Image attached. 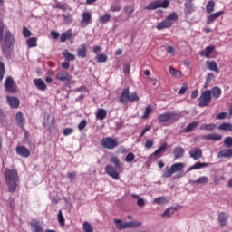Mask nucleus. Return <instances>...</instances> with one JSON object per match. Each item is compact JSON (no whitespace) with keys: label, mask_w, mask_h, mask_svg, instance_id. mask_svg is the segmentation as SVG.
I'll return each mask as SVG.
<instances>
[{"label":"nucleus","mask_w":232,"mask_h":232,"mask_svg":"<svg viewBox=\"0 0 232 232\" xmlns=\"http://www.w3.org/2000/svg\"><path fill=\"white\" fill-rule=\"evenodd\" d=\"M227 117V112H220L216 116L217 121H224Z\"/></svg>","instance_id":"nucleus-58"},{"label":"nucleus","mask_w":232,"mask_h":232,"mask_svg":"<svg viewBox=\"0 0 232 232\" xmlns=\"http://www.w3.org/2000/svg\"><path fill=\"white\" fill-rule=\"evenodd\" d=\"M111 163L114 164V168H116L117 169H122V162H121V159H119V157L117 156H112L111 158Z\"/></svg>","instance_id":"nucleus-26"},{"label":"nucleus","mask_w":232,"mask_h":232,"mask_svg":"<svg viewBox=\"0 0 232 232\" xmlns=\"http://www.w3.org/2000/svg\"><path fill=\"white\" fill-rule=\"evenodd\" d=\"M87 50H88V47L86 46V44L80 45L79 48L77 49V56L80 59H86Z\"/></svg>","instance_id":"nucleus-21"},{"label":"nucleus","mask_w":232,"mask_h":232,"mask_svg":"<svg viewBox=\"0 0 232 232\" xmlns=\"http://www.w3.org/2000/svg\"><path fill=\"white\" fill-rule=\"evenodd\" d=\"M164 150H166V144L161 145L158 150H156L154 152V155L156 157H159V155H160V153H162V151H164Z\"/></svg>","instance_id":"nucleus-56"},{"label":"nucleus","mask_w":232,"mask_h":232,"mask_svg":"<svg viewBox=\"0 0 232 232\" xmlns=\"http://www.w3.org/2000/svg\"><path fill=\"white\" fill-rule=\"evenodd\" d=\"M174 172H173V169L170 168H166L164 170H163V174H162V177H164L165 179H169V177H171V175H173Z\"/></svg>","instance_id":"nucleus-46"},{"label":"nucleus","mask_w":232,"mask_h":232,"mask_svg":"<svg viewBox=\"0 0 232 232\" xmlns=\"http://www.w3.org/2000/svg\"><path fill=\"white\" fill-rule=\"evenodd\" d=\"M23 35H24V37H30L32 35V31H30L26 27H24L23 28Z\"/></svg>","instance_id":"nucleus-61"},{"label":"nucleus","mask_w":232,"mask_h":232,"mask_svg":"<svg viewBox=\"0 0 232 232\" xmlns=\"http://www.w3.org/2000/svg\"><path fill=\"white\" fill-rule=\"evenodd\" d=\"M217 128L216 124L210 123V124H202L199 128V130H205L206 131H213Z\"/></svg>","instance_id":"nucleus-39"},{"label":"nucleus","mask_w":232,"mask_h":232,"mask_svg":"<svg viewBox=\"0 0 232 232\" xmlns=\"http://www.w3.org/2000/svg\"><path fill=\"white\" fill-rule=\"evenodd\" d=\"M55 8H58L59 10H63V12L66 11V5L61 3V2H58L56 4V6Z\"/></svg>","instance_id":"nucleus-64"},{"label":"nucleus","mask_w":232,"mask_h":232,"mask_svg":"<svg viewBox=\"0 0 232 232\" xmlns=\"http://www.w3.org/2000/svg\"><path fill=\"white\" fill-rule=\"evenodd\" d=\"M115 226L117 229H129L133 227H139L142 225L141 222L137 221H130V222H123L121 219H114Z\"/></svg>","instance_id":"nucleus-5"},{"label":"nucleus","mask_w":232,"mask_h":232,"mask_svg":"<svg viewBox=\"0 0 232 232\" xmlns=\"http://www.w3.org/2000/svg\"><path fill=\"white\" fill-rule=\"evenodd\" d=\"M213 79H215V74H213L212 72L208 73L207 79H206V84H209V82H211Z\"/></svg>","instance_id":"nucleus-63"},{"label":"nucleus","mask_w":232,"mask_h":232,"mask_svg":"<svg viewBox=\"0 0 232 232\" xmlns=\"http://www.w3.org/2000/svg\"><path fill=\"white\" fill-rule=\"evenodd\" d=\"M56 79L61 82H69L72 80L70 72L66 71H61L56 74Z\"/></svg>","instance_id":"nucleus-12"},{"label":"nucleus","mask_w":232,"mask_h":232,"mask_svg":"<svg viewBox=\"0 0 232 232\" xmlns=\"http://www.w3.org/2000/svg\"><path fill=\"white\" fill-rule=\"evenodd\" d=\"M206 66L208 70H210V72H216V73H218V72H220L218 70V64L215 61H207Z\"/></svg>","instance_id":"nucleus-23"},{"label":"nucleus","mask_w":232,"mask_h":232,"mask_svg":"<svg viewBox=\"0 0 232 232\" xmlns=\"http://www.w3.org/2000/svg\"><path fill=\"white\" fill-rule=\"evenodd\" d=\"M172 169L173 173H177V171H182L184 169V163H175L170 167Z\"/></svg>","instance_id":"nucleus-37"},{"label":"nucleus","mask_w":232,"mask_h":232,"mask_svg":"<svg viewBox=\"0 0 232 232\" xmlns=\"http://www.w3.org/2000/svg\"><path fill=\"white\" fill-rule=\"evenodd\" d=\"M213 52H215V46H207L205 50L199 52V55L200 57H206L207 59H209Z\"/></svg>","instance_id":"nucleus-18"},{"label":"nucleus","mask_w":232,"mask_h":232,"mask_svg":"<svg viewBox=\"0 0 232 232\" xmlns=\"http://www.w3.org/2000/svg\"><path fill=\"white\" fill-rule=\"evenodd\" d=\"M101 144L106 150H115L119 146V140L117 138L107 137L101 140Z\"/></svg>","instance_id":"nucleus-7"},{"label":"nucleus","mask_w":232,"mask_h":232,"mask_svg":"<svg viewBox=\"0 0 232 232\" xmlns=\"http://www.w3.org/2000/svg\"><path fill=\"white\" fill-rule=\"evenodd\" d=\"M218 130L223 131H232V124L227 122H223L218 126Z\"/></svg>","instance_id":"nucleus-35"},{"label":"nucleus","mask_w":232,"mask_h":232,"mask_svg":"<svg viewBox=\"0 0 232 232\" xmlns=\"http://www.w3.org/2000/svg\"><path fill=\"white\" fill-rule=\"evenodd\" d=\"M221 15H224V11L214 13L207 17V24H213L216 19H218Z\"/></svg>","instance_id":"nucleus-17"},{"label":"nucleus","mask_w":232,"mask_h":232,"mask_svg":"<svg viewBox=\"0 0 232 232\" xmlns=\"http://www.w3.org/2000/svg\"><path fill=\"white\" fill-rule=\"evenodd\" d=\"M128 101H130V88H125L120 96V102L121 104H128Z\"/></svg>","instance_id":"nucleus-19"},{"label":"nucleus","mask_w":232,"mask_h":232,"mask_svg":"<svg viewBox=\"0 0 232 232\" xmlns=\"http://www.w3.org/2000/svg\"><path fill=\"white\" fill-rule=\"evenodd\" d=\"M75 177H77V172H69L67 174V179L70 180V182H73Z\"/></svg>","instance_id":"nucleus-59"},{"label":"nucleus","mask_w":232,"mask_h":232,"mask_svg":"<svg viewBox=\"0 0 232 232\" xmlns=\"http://www.w3.org/2000/svg\"><path fill=\"white\" fill-rule=\"evenodd\" d=\"M90 23H92V14L88 12H83L82 14V20L80 21L81 28H86Z\"/></svg>","instance_id":"nucleus-11"},{"label":"nucleus","mask_w":232,"mask_h":232,"mask_svg":"<svg viewBox=\"0 0 232 232\" xmlns=\"http://www.w3.org/2000/svg\"><path fill=\"white\" fill-rule=\"evenodd\" d=\"M189 155L194 160H198L202 157V150L198 147L192 148L189 151Z\"/></svg>","instance_id":"nucleus-16"},{"label":"nucleus","mask_w":232,"mask_h":232,"mask_svg":"<svg viewBox=\"0 0 232 232\" xmlns=\"http://www.w3.org/2000/svg\"><path fill=\"white\" fill-rule=\"evenodd\" d=\"M63 133L65 137H68V135H72V133H73V129L72 128H65L63 130Z\"/></svg>","instance_id":"nucleus-60"},{"label":"nucleus","mask_w":232,"mask_h":232,"mask_svg":"<svg viewBox=\"0 0 232 232\" xmlns=\"http://www.w3.org/2000/svg\"><path fill=\"white\" fill-rule=\"evenodd\" d=\"M106 110L104 109H99L98 112L96 114L97 119H99L100 121H104V119H106Z\"/></svg>","instance_id":"nucleus-42"},{"label":"nucleus","mask_w":232,"mask_h":232,"mask_svg":"<svg viewBox=\"0 0 232 232\" xmlns=\"http://www.w3.org/2000/svg\"><path fill=\"white\" fill-rule=\"evenodd\" d=\"M211 93L214 99H219L222 95V90L219 87H214Z\"/></svg>","instance_id":"nucleus-38"},{"label":"nucleus","mask_w":232,"mask_h":232,"mask_svg":"<svg viewBox=\"0 0 232 232\" xmlns=\"http://www.w3.org/2000/svg\"><path fill=\"white\" fill-rule=\"evenodd\" d=\"M177 211V208L170 207L165 210V212L162 214V217H171V215H174Z\"/></svg>","instance_id":"nucleus-45"},{"label":"nucleus","mask_w":232,"mask_h":232,"mask_svg":"<svg viewBox=\"0 0 232 232\" xmlns=\"http://www.w3.org/2000/svg\"><path fill=\"white\" fill-rule=\"evenodd\" d=\"M110 19H111V16L110 14L101 15L99 17V23H101V24H106V23H108Z\"/></svg>","instance_id":"nucleus-47"},{"label":"nucleus","mask_w":232,"mask_h":232,"mask_svg":"<svg viewBox=\"0 0 232 232\" xmlns=\"http://www.w3.org/2000/svg\"><path fill=\"white\" fill-rule=\"evenodd\" d=\"M5 32V23L0 18V43H3V34Z\"/></svg>","instance_id":"nucleus-53"},{"label":"nucleus","mask_w":232,"mask_h":232,"mask_svg":"<svg viewBox=\"0 0 232 232\" xmlns=\"http://www.w3.org/2000/svg\"><path fill=\"white\" fill-rule=\"evenodd\" d=\"M86 126H88V122L86 121V120H82L79 125H78V129L80 130V131H82V130H84V128H86Z\"/></svg>","instance_id":"nucleus-57"},{"label":"nucleus","mask_w":232,"mask_h":232,"mask_svg":"<svg viewBox=\"0 0 232 232\" xmlns=\"http://www.w3.org/2000/svg\"><path fill=\"white\" fill-rule=\"evenodd\" d=\"M175 159H182L184 157V149L182 147H177L174 149Z\"/></svg>","instance_id":"nucleus-32"},{"label":"nucleus","mask_w":232,"mask_h":232,"mask_svg":"<svg viewBox=\"0 0 232 232\" xmlns=\"http://www.w3.org/2000/svg\"><path fill=\"white\" fill-rule=\"evenodd\" d=\"M180 119H182V113L173 111L165 112L158 117L160 122H169V124H173Z\"/></svg>","instance_id":"nucleus-3"},{"label":"nucleus","mask_w":232,"mask_h":232,"mask_svg":"<svg viewBox=\"0 0 232 232\" xmlns=\"http://www.w3.org/2000/svg\"><path fill=\"white\" fill-rule=\"evenodd\" d=\"M195 12V4H193L192 2H186L184 4V15L186 17H189V15H191V14H193Z\"/></svg>","instance_id":"nucleus-13"},{"label":"nucleus","mask_w":232,"mask_h":232,"mask_svg":"<svg viewBox=\"0 0 232 232\" xmlns=\"http://www.w3.org/2000/svg\"><path fill=\"white\" fill-rule=\"evenodd\" d=\"M208 163H200L197 162L193 166H191L188 171H193V169H201V168H208Z\"/></svg>","instance_id":"nucleus-34"},{"label":"nucleus","mask_w":232,"mask_h":232,"mask_svg":"<svg viewBox=\"0 0 232 232\" xmlns=\"http://www.w3.org/2000/svg\"><path fill=\"white\" fill-rule=\"evenodd\" d=\"M15 121H16V123L18 124V126L20 128H24V124H25V120L24 118L23 117V112H17L16 115H15Z\"/></svg>","instance_id":"nucleus-27"},{"label":"nucleus","mask_w":232,"mask_h":232,"mask_svg":"<svg viewBox=\"0 0 232 232\" xmlns=\"http://www.w3.org/2000/svg\"><path fill=\"white\" fill-rule=\"evenodd\" d=\"M117 169H116L114 166L110 164L106 165L105 167V172L107 173V175H109V177L114 179V180H119L120 179L119 171H117Z\"/></svg>","instance_id":"nucleus-10"},{"label":"nucleus","mask_w":232,"mask_h":232,"mask_svg":"<svg viewBox=\"0 0 232 232\" xmlns=\"http://www.w3.org/2000/svg\"><path fill=\"white\" fill-rule=\"evenodd\" d=\"M82 227L84 232H93V226L88 221L83 222Z\"/></svg>","instance_id":"nucleus-48"},{"label":"nucleus","mask_w":232,"mask_h":232,"mask_svg":"<svg viewBox=\"0 0 232 232\" xmlns=\"http://www.w3.org/2000/svg\"><path fill=\"white\" fill-rule=\"evenodd\" d=\"M5 78V63L0 62V82Z\"/></svg>","instance_id":"nucleus-55"},{"label":"nucleus","mask_w":232,"mask_h":232,"mask_svg":"<svg viewBox=\"0 0 232 232\" xmlns=\"http://www.w3.org/2000/svg\"><path fill=\"white\" fill-rule=\"evenodd\" d=\"M193 184H208L209 179L206 176L199 177L197 180L192 181Z\"/></svg>","instance_id":"nucleus-44"},{"label":"nucleus","mask_w":232,"mask_h":232,"mask_svg":"<svg viewBox=\"0 0 232 232\" xmlns=\"http://www.w3.org/2000/svg\"><path fill=\"white\" fill-rule=\"evenodd\" d=\"M186 92H188V86L186 84H183L180 90L178 92V95H184Z\"/></svg>","instance_id":"nucleus-62"},{"label":"nucleus","mask_w":232,"mask_h":232,"mask_svg":"<svg viewBox=\"0 0 232 232\" xmlns=\"http://www.w3.org/2000/svg\"><path fill=\"white\" fill-rule=\"evenodd\" d=\"M198 121H194L189 123L184 130V133H190V131H193V130H196V128H198Z\"/></svg>","instance_id":"nucleus-30"},{"label":"nucleus","mask_w":232,"mask_h":232,"mask_svg":"<svg viewBox=\"0 0 232 232\" xmlns=\"http://www.w3.org/2000/svg\"><path fill=\"white\" fill-rule=\"evenodd\" d=\"M211 102V90L204 91L200 97L198 99V104L199 108H206V106H209Z\"/></svg>","instance_id":"nucleus-6"},{"label":"nucleus","mask_w":232,"mask_h":232,"mask_svg":"<svg viewBox=\"0 0 232 232\" xmlns=\"http://www.w3.org/2000/svg\"><path fill=\"white\" fill-rule=\"evenodd\" d=\"M33 82L37 90H40L41 92H44V90H46V83H44V81H43V79H34Z\"/></svg>","instance_id":"nucleus-22"},{"label":"nucleus","mask_w":232,"mask_h":232,"mask_svg":"<svg viewBox=\"0 0 232 232\" xmlns=\"http://www.w3.org/2000/svg\"><path fill=\"white\" fill-rule=\"evenodd\" d=\"M62 55H63V57H64V59L67 60L68 62H70V61H75V54H72L69 50H66V49H65V50L62 53Z\"/></svg>","instance_id":"nucleus-31"},{"label":"nucleus","mask_w":232,"mask_h":232,"mask_svg":"<svg viewBox=\"0 0 232 232\" xmlns=\"http://www.w3.org/2000/svg\"><path fill=\"white\" fill-rule=\"evenodd\" d=\"M7 102L12 108H19L20 102L15 97L7 96Z\"/></svg>","instance_id":"nucleus-25"},{"label":"nucleus","mask_w":232,"mask_h":232,"mask_svg":"<svg viewBox=\"0 0 232 232\" xmlns=\"http://www.w3.org/2000/svg\"><path fill=\"white\" fill-rule=\"evenodd\" d=\"M224 146L226 148H229V149L232 148V137L225 138V140H224Z\"/></svg>","instance_id":"nucleus-51"},{"label":"nucleus","mask_w":232,"mask_h":232,"mask_svg":"<svg viewBox=\"0 0 232 232\" xmlns=\"http://www.w3.org/2000/svg\"><path fill=\"white\" fill-rule=\"evenodd\" d=\"M5 88L9 93L17 92V84L15 83V81H14V78H12V76H9L5 79Z\"/></svg>","instance_id":"nucleus-9"},{"label":"nucleus","mask_w":232,"mask_h":232,"mask_svg":"<svg viewBox=\"0 0 232 232\" xmlns=\"http://www.w3.org/2000/svg\"><path fill=\"white\" fill-rule=\"evenodd\" d=\"M169 72L170 75H172V77H182V72L173 68V66L169 67Z\"/></svg>","instance_id":"nucleus-33"},{"label":"nucleus","mask_w":232,"mask_h":232,"mask_svg":"<svg viewBox=\"0 0 232 232\" xmlns=\"http://www.w3.org/2000/svg\"><path fill=\"white\" fill-rule=\"evenodd\" d=\"M168 6H169V0H157L147 5L145 10H157V8H168Z\"/></svg>","instance_id":"nucleus-8"},{"label":"nucleus","mask_w":232,"mask_h":232,"mask_svg":"<svg viewBox=\"0 0 232 232\" xmlns=\"http://www.w3.org/2000/svg\"><path fill=\"white\" fill-rule=\"evenodd\" d=\"M26 44L28 48H35V46H37V38L36 37L29 38Z\"/></svg>","instance_id":"nucleus-41"},{"label":"nucleus","mask_w":232,"mask_h":232,"mask_svg":"<svg viewBox=\"0 0 232 232\" xmlns=\"http://www.w3.org/2000/svg\"><path fill=\"white\" fill-rule=\"evenodd\" d=\"M179 21V14L177 13H172L168 15L162 22L159 23L156 26L157 30H164V28H171L173 23Z\"/></svg>","instance_id":"nucleus-4"},{"label":"nucleus","mask_w":232,"mask_h":232,"mask_svg":"<svg viewBox=\"0 0 232 232\" xmlns=\"http://www.w3.org/2000/svg\"><path fill=\"white\" fill-rule=\"evenodd\" d=\"M204 140H222V135L220 134H208L201 137Z\"/></svg>","instance_id":"nucleus-24"},{"label":"nucleus","mask_w":232,"mask_h":232,"mask_svg":"<svg viewBox=\"0 0 232 232\" xmlns=\"http://www.w3.org/2000/svg\"><path fill=\"white\" fill-rule=\"evenodd\" d=\"M151 113H153V108H151L150 105H148L145 108V111L143 112L141 119H148V117H150V115H151Z\"/></svg>","instance_id":"nucleus-43"},{"label":"nucleus","mask_w":232,"mask_h":232,"mask_svg":"<svg viewBox=\"0 0 232 232\" xmlns=\"http://www.w3.org/2000/svg\"><path fill=\"white\" fill-rule=\"evenodd\" d=\"M58 222L60 225L64 226V216H63L62 210H59L58 212Z\"/></svg>","instance_id":"nucleus-54"},{"label":"nucleus","mask_w":232,"mask_h":232,"mask_svg":"<svg viewBox=\"0 0 232 232\" xmlns=\"http://www.w3.org/2000/svg\"><path fill=\"white\" fill-rule=\"evenodd\" d=\"M67 39H72V31L68 30L61 34L60 41L61 43H65Z\"/></svg>","instance_id":"nucleus-36"},{"label":"nucleus","mask_w":232,"mask_h":232,"mask_svg":"<svg viewBox=\"0 0 232 232\" xmlns=\"http://www.w3.org/2000/svg\"><path fill=\"white\" fill-rule=\"evenodd\" d=\"M95 59L98 63H106V61H108V55L104 53H100L96 56Z\"/></svg>","instance_id":"nucleus-49"},{"label":"nucleus","mask_w":232,"mask_h":232,"mask_svg":"<svg viewBox=\"0 0 232 232\" xmlns=\"http://www.w3.org/2000/svg\"><path fill=\"white\" fill-rule=\"evenodd\" d=\"M139 99H140L139 94H137V92H132V93L129 94L130 102H134V101L137 102V101H139Z\"/></svg>","instance_id":"nucleus-52"},{"label":"nucleus","mask_w":232,"mask_h":232,"mask_svg":"<svg viewBox=\"0 0 232 232\" xmlns=\"http://www.w3.org/2000/svg\"><path fill=\"white\" fill-rule=\"evenodd\" d=\"M227 220H229V216L226 212H219L218 216V222L220 227L227 226Z\"/></svg>","instance_id":"nucleus-14"},{"label":"nucleus","mask_w":232,"mask_h":232,"mask_svg":"<svg viewBox=\"0 0 232 232\" xmlns=\"http://www.w3.org/2000/svg\"><path fill=\"white\" fill-rule=\"evenodd\" d=\"M133 160H135V154H133V152L128 153L125 157V162H127L128 164H131Z\"/></svg>","instance_id":"nucleus-50"},{"label":"nucleus","mask_w":232,"mask_h":232,"mask_svg":"<svg viewBox=\"0 0 232 232\" xmlns=\"http://www.w3.org/2000/svg\"><path fill=\"white\" fill-rule=\"evenodd\" d=\"M206 10L208 14H213L215 11V1L210 0L206 6Z\"/></svg>","instance_id":"nucleus-40"},{"label":"nucleus","mask_w":232,"mask_h":232,"mask_svg":"<svg viewBox=\"0 0 232 232\" xmlns=\"http://www.w3.org/2000/svg\"><path fill=\"white\" fill-rule=\"evenodd\" d=\"M5 183L9 188L10 193H14L15 189H17V180H19L17 170L5 169Z\"/></svg>","instance_id":"nucleus-2"},{"label":"nucleus","mask_w":232,"mask_h":232,"mask_svg":"<svg viewBox=\"0 0 232 232\" xmlns=\"http://www.w3.org/2000/svg\"><path fill=\"white\" fill-rule=\"evenodd\" d=\"M232 149H224L218 154V159H231Z\"/></svg>","instance_id":"nucleus-20"},{"label":"nucleus","mask_w":232,"mask_h":232,"mask_svg":"<svg viewBox=\"0 0 232 232\" xmlns=\"http://www.w3.org/2000/svg\"><path fill=\"white\" fill-rule=\"evenodd\" d=\"M30 226L34 232H43V227L37 220L31 221Z\"/></svg>","instance_id":"nucleus-28"},{"label":"nucleus","mask_w":232,"mask_h":232,"mask_svg":"<svg viewBox=\"0 0 232 232\" xmlns=\"http://www.w3.org/2000/svg\"><path fill=\"white\" fill-rule=\"evenodd\" d=\"M16 153L24 159H28V157H30V150L26 149V147L23 145L16 147Z\"/></svg>","instance_id":"nucleus-15"},{"label":"nucleus","mask_w":232,"mask_h":232,"mask_svg":"<svg viewBox=\"0 0 232 232\" xmlns=\"http://www.w3.org/2000/svg\"><path fill=\"white\" fill-rule=\"evenodd\" d=\"M4 44L2 46V52L4 55L8 59L12 53L14 52V45L15 44V37L10 32V30H6L3 36Z\"/></svg>","instance_id":"nucleus-1"},{"label":"nucleus","mask_w":232,"mask_h":232,"mask_svg":"<svg viewBox=\"0 0 232 232\" xmlns=\"http://www.w3.org/2000/svg\"><path fill=\"white\" fill-rule=\"evenodd\" d=\"M168 202H169V199H168L164 196H161L154 198V200L152 201V204H159L160 206H164V204H168Z\"/></svg>","instance_id":"nucleus-29"}]
</instances>
